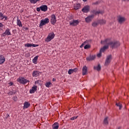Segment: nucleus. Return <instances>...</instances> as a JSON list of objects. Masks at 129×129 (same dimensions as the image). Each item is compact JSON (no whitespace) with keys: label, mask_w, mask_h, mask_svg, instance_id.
<instances>
[{"label":"nucleus","mask_w":129,"mask_h":129,"mask_svg":"<svg viewBox=\"0 0 129 129\" xmlns=\"http://www.w3.org/2000/svg\"><path fill=\"white\" fill-rule=\"evenodd\" d=\"M101 43L102 45L108 46V47L109 45L111 46V48H117V47H119L120 46V43H119V41H111L108 39L101 41Z\"/></svg>","instance_id":"nucleus-1"},{"label":"nucleus","mask_w":129,"mask_h":129,"mask_svg":"<svg viewBox=\"0 0 129 129\" xmlns=\"http://www.w3.org/2000/svg\"><path fill=\"white\" fill-rule=\"evenodd\" d=\"M50 22V20H49V18H46L44 19H42L40 21V23L39 24V27L41 28L43 26H45V25H47V24H49Z\"/></svg>","instance_id":"nucleus-2"},{"label":"nucleus","mask_w":129,"mask_h":129,"mask_svg":"<svg viewBox=\"0 0 129 129\" xmlns=\"http://www.w3.org/2000/svg\"><path fill=\"white\" fill-rule=\"evenodd\" d=\"M54 37L55 34H54V33L51 32L48 35L45 41V42H47V43H49V42H50V41H52V40H53V38H54Z\"/></svg>","instance_id":"nucleus-3"},{"label":"nucleus","mask_w":129,"mask_h":129,"mask_svg":"<svg viewBox=\"0 0 129 129\" xmlns=\"http://www.w3.org/2000/svg\"><path fill=\"white\" fill-rule=\"evenodd\" d=\"M18 82H19V83H21V84H26L28 83V82H30V81L26 79L24 77H19L17 79Z\"/></svg>","instance_id":"nucleus-4"},{"label":"nucleus","mask_w":129,"mask_h":129,"mask_svg":"<svg viewBox=\"0 0 129 129\" xmlns=\"http://www.w3.org/2000/svg\"><path fill=\"white\" fill-rule=\"evenodd\" d=\"M80 23V21L79 20H74L70 21V26H72V27H76Z\"/></svg>","instance_id":"nucleus-5"},{"label":"nucleus","mask_w":129,"mask_h":129,"mask_svg":"<svg viewBox=\"0 0 129 129\" xmlns=\"http://www.w3.org/2000/svg\"><path fill=\"white\" fill-rule=\"evenodd\" d=\"M125 20H126L125 18H124V17H122L121 16H119L118 17L117 21L119 24H123V23L125 22Z\"/></svg>","instance_id":"nucleus-6"},{"label":"nucleus","mask_w":129,"mask_h":129,"mask_svg":"<svg viewBox=\"0 0 129 129\" xmlns=\"http://www.w3.org/2000/svg\"><path fill=\"white\" fill-rule=\"evenodd\" d=\"M108 48V46H104L102 48H101L100 50V53L97 54V56L98 58H100V56H101V53H102V52H103L104 51H105V50H106V49H107Z\"/></svg>","instance_id":"nucleus-7"},{"label":"nucleus","mask_w":129,"mask_h":129,"mask_svg":"<svg viewBox=\"0 0 129 129\" xmlns=\"http://www.w3.org/2000/svg\"><path fill=\"white\" fill-rule=\"evenodd\" d=\"M51 19H50V23L52 25H55L56 24V22H57V20H56V16L55 15H52L50 16Z\"/></svg>","instance_id":"nucleus-8"},{"label":"nucleus","mask_w":129,"mask_h":129,"mask_svg":"<svg viewBox=\"0 0 129 129\" xmlns=\"http://www.w3.org/2000/svg\"><path fill=\"white\" fill-rule=\"evenodd\" d=\"M12 34L11 33V32L10 31V29L7 28L5 32L2 34V37H6V36H11Z\"/></svg>","instance_id":"nucleus-9"},{"label":"nucleus","mask_w":129,"mask_h":129,"mask_svg":"<svg viewBox=\"0 0 129 129\" xmlns=\"http://www.w3.org/2000/svg\"><path fill=\"white\" fill-rule=\"evenodd\" d=\"M112 57L111 55H109L107 56V58L106 59L105 65L107 66V65L109 64V63L111 61Z\"/></svg>","instance_id":"nucleus-10"},{"label":"nucleus","mask_w":129,"mask_h":129,"mask_svg":"<svg viewBox=\"0 0 129 129\" xmlns=\"http://www.w3.org/2000/svg\"><path fill=\"white\" fill-rule=\"evenodd\" d=\"M94 18V15H92L85 18L86 23H90L92 19Z\"/></svg>","instance_id":"nucleus-11"},{"label":"nucleus","mask_w":129,"mask_h":129,"mask_svg":"<svg viewBox=\"0 0 129 129\" xmlns=\"http://www.w3.org/2000/svg\"><path fill=\"white\" fill-rule=\"evenodd\" d=\"M40 74H41V73L39 71H34L32 73V76L33 77H38L40 76Z\"/></svg>","instance_id":"nucleus-12"},{"label":"nucleus","mask_w":129,"mask_h":129,"mask_svg":"<svg viewBox=\"0 0 129 129\" xmlns=\"http://www.w3.org/2000/svg\"><path fill=\"white\" fill-rule=\"evenodd\" d=\"M40 9L42 12H47L48 11V6L46 5H42L40 6Z\"/></svg>","instance_id":"nucleus-13"},{"label":"nucleus","mask_w":129,"mask_h":129,"mask_svg":"<svg viewBox=\"0 0 129 129\" xmlns=\"http://www.w3.org/2000/svg\"><path fill=\"white\" fill-rule=\"evenodd\" d=\"M25 47H27V48H30L31 47H38L39 46L37 44H31V43H26L25 44Z\"/></svg>","instance_id":"nucleus-14"},{"label":"nucleus","mask_w":129,"mask_h":129,"mask_svg":"<svg viewBox=\"0 0 129 129\" xmlns=\"http://www.w3.org/2000/svg\"><path fill=\"white\" fill-rule=\"evenodd\" d=\"M37 86H33V87H32L31 89L30 90V93H35L36 91H37Z\"/></svg>","instance_id":"nucleus-15"},{"label":"nucleus","mask_w":129,"mask_h":129,"mask_svg":"<svg viewBox=\"0 0 129 129\" xmlns=\"http://www.w3.org/2000/svg\"><path fill=\"white\" fill-rule=\"evenodd\" d=\"M82 74L83 75H86L87 74V67L86 66H84L82 69Z\"/></svg>","instance_id":"nucleus-16"},{"label":"nucleus","mask_w":129,"mask_h":129,"mask_svg":"<svg viewBox=\"0 0 129 129\" xmlns=\"http://www.w3.org/2000/svg\"><path fill=\"white\" fill-rule=\"evenodd\" d=\"M74 72H77V68L69 70L68 74H69V75H71V74H72V73H74Z\"/></svg>","instance_id":"nucleus-17"},{"label":"nucleus","mask_w":129,"mask_h":129,"mask_svg":"<svg viewBox=\"0 0 129 129\" xmlns=\"http://www.w3.org/2000/svg\"><path fill=\"white\" fill-rule=\"evenodd\" d=\"M5 61L6 58H5V56L3 55H0V64H3V63H5Z\"/></svg>","instance_id":"nucleus-18"},{"label":"nucleus","mask_w":129,"mask_h":129,"mask_svg":"<svg viewBox=\"0 0 129 129\" xmlns=\"http://www.w3.org/2000/svg\"><path fill=\"white\" fill-rule=\"evenodd\" d=\"M82 11L83 13H88V12H89V6H87L85 7L82 9Z\"/></svg>","instance_id":"nucleus-19"},{"label":"nucleus","mask_w":129,"mask_h":129,"mask_svg":"<svg viewBox=\"0 0 129 129\" xmlns=\"http://www.w3.org/2000/svg\"><path fill=\"white\" fill-rule=\"evenodd\" d=\"M96 57V56L95 55L90 56L87 57V61H92V60H94V59H95Z\"/></svg>","instance_id":"nucleus-20"},{"label":"nucleus","mask_w":129,"mask_h":129,"mask_svg":"<svg viewBox=\"0 0 129 129\" xmlns=\"http://www.w3.org/2000/svg\"><path fill=\"white\" fill-rule=\"evenodd\" d=\"M80 7H81L80 4L78 3L74 5V8L75 10H79V9L80 8Z\"/></svg>","instance_id":"nucleus-21"},{"label":"nucleus","mask_w":129,"mask_h":129,"mask_svg":"<svg viewBox=\"0 0 129 129\" xmlns=\"http://www.w3.org/2000/svg\"><path fill=\"white\" fill-rule=\"evenodd\" d=\"M38 58H39V56L36 55L34 58L32 59L33 63L34 64H37V62H38Z\"/></svg>","instance_id":"nucleus-22"},{"label":"nucleus","mask_w":129,"mask_h":129,"mask_svg":"<svg viewBox=\"0 0 129 129\" xmlns=\"http://www.w3.org/2000/svg\"><path fill=\"white\" fill-rule=\"evenodd\" d=\"M94 70H97V71H100L101 70V67H100V64H98L97 66H95L94 67Z\"/></svg>","instance_id":"nucleus-23"},{"label":"nucleus","mask_w":129,"mask_h":129,"mask_svg":"<svg viewBox=\"0 0 129 129\" xmlns=\"http://www.w3.org/2000/svg\"><path fill=\"white\" fill-rule=\"evenodd\" d=\"M59 128V124L57 122L54 123L52 125V128L53 129H58Z\"/></svg>","instance_id":"nucleus-24"},{"label":"nucleus","mask_w":129,"mask_h":129,"mask_svg":"<svg viewBox=\"0 0 129 129\" xmlns=\"http://www.w3.org/2000/svg\"><path fill=\"white\" fill-rule=\"evenodd\" d=\"M30 106V103L28 102H25L24 104L23 108H28Z\"/></svg>","instance_id":"nucleus-25"},{"label":"nucleus","mask_w":129,"mask_h":129,"mask_svg":"<svg viewBox=\"0 0 129 129\" xmlns=\"http://www.w3.org/2000/svg\"><path fill=\"white\" fill-rule=\"evenodd\" d=\"M103 123L106 125H107V124H108V117H105V118L104 119Z\"/></svg>","instance_id":"nucleus-26"},{"label":"nucleus","mask_w":129,"mask_h":129,"mask_svg":"<svg viewBox=\"0 0 129 129\" xmlns=\"http://www.w3.org/2000/svg\"><path fill=\"white\" fill-rule=\"evenodd\" d=\"M17 26H19V27H23L22 22H21V20L19 19V18L17 19Z\"/></svg>","instance_id":"nucleus-27"},{"label":"nucleus","mask_w":129,"mask_h":129,"mask_svg":"<svg viewBox=\"0 0 129 129\" xmlns=\"http://www.w3.org/2000/svg\"><path fill=\"white\" fill-rule=\"evenodd\" d=\"M99 24H100V25H105V24H106V21L101 20L99 21Z\"/></svg>","instance_id":"nucleus-28"},{"label":"nucleus","mask_w":129,"mask_h":129,"mask_svg":"<svg viewBox=\"0 0 129 129\" xmlns=\"http://www.w3.org/2000/svg\"><path fill=\"white\" fill-rule=\"evenodd\" d=\"M46 87L49 88L51 85H52V83L50 82H46L45 84Z\"/></svg>","instance_id":"nucleus-29"},{"label":"nucleus","mask_w":129,"mask_h":129,"mask_svg":"<svg viewBox=\"0 0 129 129\" xmlns=\"http://www.w3.org/2000/svg\"><path fill=\"white\" fill-rule=\"evenodd\" d=\"M116 105L119 107V109H121V108H122V105H121L120 103H116Z\"/></svg>","instance_id":"nucleus-30"},{"label":"nucleus","mask_w":129,"mask_h":129,"mask_svg":"<svg viewBox=\"0 0 129 129\" xmlns=\"http://www.w3.org/2000/svg\"><path fill=\"white\" fill-rule=\"evenodd\" d=\"M91 47V45H90V44H86L85 46H84V49L86 50L87 49H90Z\"/></svg>","instance_id":"nucleus-31"},{"label":"nucleus","mask_w":129,"mask_h":129,"mask_svg":"<svg viewBox=\"0 0 129 129\" xmlns=\"http://www.w3.org/2000/svg\"><path fill=\"white\" fill-rule=\"evenodd\" d=\"M99 24V22H94L92 24V26L93 27H97Z\"/></svg>","instance_id":"nucleus-32"},{"label":"nucleus","mask_w":129,"mask_h":129,"mask_svg":"<svg viewBox=\"0 0 129 129\" xmlns=\"http://www.w3.org/2000/svg\"><path fill=\"white\" fill-rule=\"evenodd\" d=\"M41 0H30V3L31 4H36L37 2H40Z\"/></svg>","instance_id":"nucleus-33"},{"label":"nucleus","mask_w":129,"mask_h":129,"mask_svg":"<svg viewBox=\"0 0 129 129\" xmlns=\"http://www.w3.org/2000/svg\"><path fill=\"white\" fill-rule=\"evenodd\" d=\"M15 93H16V92L14 91H11L8 93V94L9 95H13V94H15Z\"/></svg>","instance_id":"nucleus-34"},{"label":"nucleus","mask_w":129,"mask_h":129,"mask_svg":"<svg viewBox=\"0 0 129 129\" xmlns=\"http://www.w3.org/2000/svg\"><path fill=\"white\" fill-rule=\"evenodd\" d=\"M78 117V116H74V117L71 118V120H74V119H76V118H77Z\"/></svg>","instance_id":"nucleus-35"},{"label":"nucleus","mask_w":129,"mask_h":129,"mask_svg":"<svg viewBox=\"0 0 129 129\" xmlns=\"http://www.w3.org/2000/svg\"><path fill=\"white\" fill-rule=\"evenodd\" d=\"M4 17V15L3 14V13H2L1 12H0V19L1 20H3V18Z\"/></svg>","instance_id":"nucleus-36"},{"label":"nucleus","mask_w":129,"mask_h":129,"mask_svg":"<svg viewBox=\"0 0 129 129\" xmlns=\"http://www.w3.org/2000/svg\"><path fill=\"white\" fill-rule=\"evenodd\" d=\"M13 84H14L13 83V82H10V83H8V87H9V86H13Z\"/></svg>","instance_id":"nucleus-37"},{"label":"nucleus","mask_w":129,"mask_h":129,"mask_svg":"<svg viewBox=\"0 0 129 129\" xmlns=\"http://www.w3.org/2000/svg\"><path fill=\"white\" fill-rule=\"evenodd\" d=\"M86 43V41H85L84 43H83L80 46V47L81 48H83V46H84V45H85V43Z\"/></svg>","instance_id":"nucleus-38"},{"label":"nucleus","mask_w":129,"mask_h":129,"mask_svg":"<svg viewBox=\"0 0 129 129\" xmlns=\"http://www.w3.org/2000/svg\"><path fill=\"white\" fill-rule=\"evenodd\" d=\"M3 19H5V20L7 21V20H8V17L6 16H3Z\"/></svg>","instance_id":"nucleus-39"},{"label":"nucleus","mask_w":129,"mask_h":129,"mask_svg":"<svg viewBox=\"0 0 129 129\" xmlns=\"http://www.w3.org/2000/svg\"><path fill=\"white\" fill-rule=\"evenodd\" d=\"M36 11L37 12H40L41 11V7H39V8H37L36 9Z\"/></svg>","instance_id":"nucleus-40"},{"label":"nucleus","mask_w":129,"mask_h":129,"mask_svg":"<svg viewBox=\"0 0 129 129\" xmlns=\"http://www.w3.org/2000/svg\"><path fill=\"white\" fill-rule=\"evenodd\" d=\"M40 81L39 80H37V81H35V84H40Z\"/></svg>","instance_id":"nucleus-41"},{"label":"nucleus","mask_w":129,"mask_h":129,"mask_svg":"<svg viewBox=\"0 0 129 129\" xmlns=\"http://www.w3.org/2000/svg\"><path fill=\"white\" fill-rule=\"evenodd\" d=\"M96 14H103V12H100V11H98L96 13Z\"/></svg>","instance_id":"nucleus-42"},{"label":"nucleus","mask_w":129,"mask_h":129,"mask_svg":"<svg viewBox=\"0 0 129 129\" xmlns=\"http://www.w3.org/2000/svg\"><path fill=\"white\" fill-rule=\"evenodd\" d=\"M10 118V115L9 114H6V118Z\"/></svg>","instance_id":"nucleus-43"},{"label":"nucleus","mask_w":129,"mask_h":129,"mask_svg":"<svg viewBox=\"0 0 129 129\" xmlns=\"http://www.w3.org/2000/svg\"><path fill=\"white\" fill-rule=\"evenodd\" d=\"M2 27H4V24H3L2 23H0V28H2Z\"/></svg>","instance_id":"nucleus-44"},{"label":"nucleus","mask_w":129,"mask_h":129,"mask_svg":"<svg viewBox=\"0 0 129 129\" xmlns=\"http://www.w3.org/2000/svg\"><path fill=\"white\" fill-rule=\"evenodd\" d=\"M98 4V2L93 3V5H97Z\"/></svg>","instance_id":"nucleus-45"},{"label":"nucleus","mask_w":129,"mask_h":129,"mask_svg":"<svg viewBox=\"0 0 129 129\" xmlns=\"http://www.w3.org/2000/svg\"><path fill=\"white\" fill-rule=\"evenodd\" d=\"M52 81H53V82L56 81V79L53 78V79H52Z\"/></svg>","instance_id":"nucleus-46"},{"label":"nucleus","mask_w":129,"mask_h":129,"mask_svg":"<svg viewBox=\"0 0 129 129\" xmlns=\"http://www.w3.org/2000/svg\"><path fill=\"white\" fill-rule=\"evenodd\" d=\"M25 30H29V28H28L27 27H25Z\"/></svg>","instance_id":"nucleus-47"},{"label":"nucleus","mask_w":129,"mask_h":129,"mask_svg":"<svg viewBox=\"0 0 129 129\" xmlns=\"http://www.w3.org/2000/svg\"><path fill=\"white\" fill-rule=\"evenodd\" d=\"M83 2H86V1H87V0H83Z\"/></svg>","instance_id":"nucleus-48"},{"label":"nucleus","mask_w":129,"mask_h":129,"mask_svg":"<svg viewBox=\"0 0 129 129\" xmlns=\"http://www.w3.org/2000/svg\"><path fill=\"white\" fill-rule=\"evenodd\" d=\"M123 1H126V0H123ZM127 1H129V0H127Z\"/></svg>","instance_id":"nucleus-49"}]
</instances>
